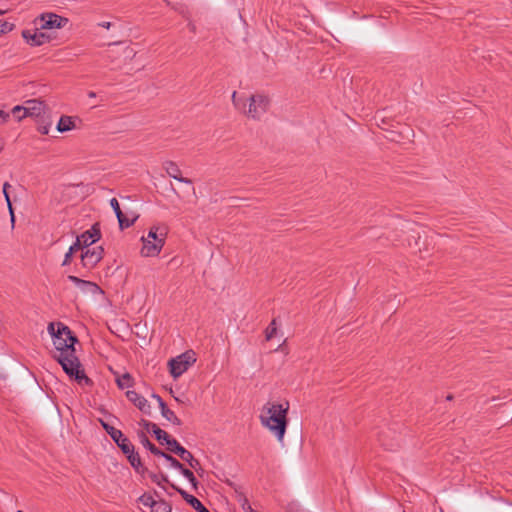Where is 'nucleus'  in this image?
Segmentation results:
<instances>
[{
    "label": "nucleus",
    "mask_w": 512,
    "mask_h": 512,
    "mask_svg": "<svg viewBox=\"0 0 512 512\" xmlns=\"http://www.w3.org/2000/svg\"><path fill=\"white\" fill-rule=\"evenodd\" d=\"M289 402H267L261 409L259 416L263 427L267 428L279 442H282L286 433Z\"/></svg>",
    "instance_id": "f257e3e1"
},
{
    "label": "nucleus",
    "mask_w": 512,
    "mask_h": 512,
    "mask_svg": "<svg viewBox=\"0 0 512 512\" xmlns=\"http://www.w3.org/2000/svg\"><path fill=\"white\" fill-rule=\"evenodd\" d=\"M232 103L238 110H242L245 115L254 120H259L268 110L270 100L262 94L251 95L247 100L237 95L234 91L232 94Z\"/></svg>",
    "instance_id": "f03ea898"
},
{
    "label": "nucleus",
    "mask_w": 512,
    "mask_h": 512,
    "mask_svg": "<svg viewBox=\"0 0 512 512\" xmlns=\"http://www.w3.org/2000/svg\"><path fill=\"white\" fill-rule=\"evenodd\" d=\"M48 332L53 338V345L56 349L55 354H65L68 353V350L75 349L74 345L78 341L76 336L73 335L71 330L65 324L58 323H49Z\"/></svg>",
    "instance_id": "7ed1b4c3"
},
{
    "label": "nucleus",
    "mask_w": 512,
    "mask_h": 512,
    "mask_svg": "<svg viewBox=\"0 0 512 512\" xmlns=\"http://www.w3.org/2000/svg\"><path fill=\"white\" fill-rule=\"evenodd\" d=\"M167 236L165 226H152L146 237H142L143 246L141 254L145 257L157 256L164 244Z\"/></svg>",
    "instance_id": "20e7f679"
},
{
    "label": "nucleus",
    "mask_w": 512,
    "mask_h": 512,
    "mask_svg": "<svg viewBox=\"0 0 512 512\" xmlns=\"http://www.w3.org/2000/svg\"><path fill=\"white\" fill-rule=\"evenodd\" d=\"M54 359L58 361V363L62 366L64 372L70 377L75 378L79 383L85 381V383H89L90 379L84 374L82 370H80V361L76 356L75 349L68 350V353L65 354H54Z\"/></svg>",
    "instance_id": "39448f33"
},
{
    "label": "nucleus",
    "mask_w": 512,
    "mask_h": 512,
    "mask_svg": "<svg viewBox=\"0 0 512 512\" xmlns=\"http://www.w3.org/2000/svg\"><path fill=\"white\" fill-rule=\"evenodd\" d=\"M195 362L194 352L186 351L168 362L170 373L176 379L185 373Z\"/></svg>",
    "instance_id": "423d86ee"
},
{
    "label": "nucleus",
    "mask_w": 512,
    "mask_h": 512,
    "mask_svg": "<svg viewBox=\"0 0 512 512\" xmlns=\"http://www.w3.org/2000/svg\"><path fill=\"white\" fill-rule=\"evenodd\" d=\"M69 19L52 12H46L39 15L34 23L41 30L61 29L65 27Z\"/></svg>",
    "instance_id": "0eeeda50"
},
{
    "label": "nucleus",
    "mask_w": 512,
    "mask_h": 512,
    "mask_svg": "<svg viewBox=\"0 0 512 512\" xmlns=\"http://www.w3.org/2000/svg\"><path fill=\"white\" fill-rule=\"evenodd\" d=\"M168 450L172 453L177 454L182 460L186 461L189 466L196 470L200 475L203 472L200 461L192 455L191 452L186 450L183 446L179 444L177 440H173L172 442H168Z\"/></svg>",
    "instance_id": "6e6552de"
},
{
    "label": "nucleus",
    "mask_w": 512,
    "mask_h": 512,
    "mask_svg": "<svg viewBox=\"0 0 512 512\" xmlns=\"http://www.w3.org/2000/svg\"><path fill=\"white\" fill-rule=\"evenodd\" d=\"M104 256V249L102 246H95L86 248L81 253V265L87 270H92Z\"/></svg>",
    "instance_id": "1a4fd4ad"
},
{
    "label": "nucleus",
    "mask_w": 512,
    "mask_h": 512,
    "mask_svg": "<svg viewBox=\"0 0 512 512\" xmlns=\"http://www.w3.org/2000/svg\"><path fill=\"white\" fill-rule=\"evenodd\" d=\"M22 37L30 46H41L50 42L51 38L48 34L41 31L39 26H36L34 30H23Z\"/></svg>",
    "instance_id": "9d476101"
},
{
    "label": "nucleus",
    "mask_w": 512,
    "mask_h": 512,
    "mask_svg": "<svg viewBox=\"0 0 512 512\" xmlns=\"http://www.w3.org/2000/svg\"><path fill=\"white\" fill-rule=\"evenodd\" d=\"M46 104L40 99H30L23 106V116L40 117L45 114Z\"/></svg>",
    "instance_id": "9b49d317"
},
{
    "label": "nucleus",
    "mask_w": 512,
    "mask_h": 512,
    "mask_svg": "<svg viewBox=\"0 0 512 512\" xmlns=\"http://www.w3.org/2000/svg\"><path fill=\"white\" fill-rule=\"evenodd\" d=\"M101 237V232L99 229L98 223L94 224L91 229L83 232L81 235L77 236L78 242H81L83 246L86 248H90L92 244L98 241Z\"/></svg>",
    "instance_id": "f8f14e48"
},
{
    "label": "nucleus",
    "mask_w": 512,
    "mask_h": 512,
    "mask_svg": "<svg viewBox=\"0 0 512 512\" xmlns=\"http://www.w3.org/2000/svg\"><path fill=\"white\" fill-rule=\"evenodd\" d=\"M163 169L173 179H175V180H177V181H179L181 183L192 185V180L191 179L182 177L181 169L179 168V166L175 162L170 161V160L165 161L163 163Z\"/></svg>",
    "instance_id": "ddd939ff"
},
{
    "label": "nucleus",
    "mask_w": 512,
    "mask_h": 512,
    "mask_svg": "<svg viewBox=\"0 0 512 512\" xmlns=\"http://www.w3.org/2000/svg\"><path fill=\"white\" fill-rule=\"evenodd\" d=\"M68 280L78 286L82 291L90 292L92 294L102 293L101 288L94 282L83 280L74 275H69Z\"/></svg>",
    "instance_id": "4468645a"
},
{
    "label": "nucleus",
    "mask_w": 512,
    "mask_h": 512,
    "mask_svg": "<svg viewBox=\"0 0 512 512\" xmlns=\"http://www.w3.org/2000/svg\"><path fill=\"white\" fill-rule=\"evenodd\" d=\"M171 487L175 489L181 495V497L197 512H210L195 496L187 493L185 490L177 487L175 484H171Z\"/></svg>",
    "instance_id": "2eb2a0df"
},
{
    "label": "nucleus",
    "mask_w": 512,
    "mask_h": 512,
    "mask_svg": "<svg viewBox=\"0 0 512 512\" xmlns=\"http://www.w3.org/2000/svg\"><path fill=\"white\" fill-rule=\"evenodd\" d=\"M126 396L141 412L150 414V405L143 396L133 390L127 391Z\"/></svg>",
    "instance_id": "dca6fc26"
},
{
    "label": "nucleus",
    "mask_w": 512,
    "mask_h": 512,
    "mask_svg": "<svg viewBox=\"0 0 512 512\" xmlns=\"http://www.w3.org/2000/svg\"><path fill=\"white\" fill-rule=\"evenodd\" d=\"M142 423L147 429H149V428L152 429L153 434L155 435L156 439L161 444L165 443L168 446V442L170 443L174 440V439L170 438V436L168 435V433L166 431L160 429L156 424L151 423L146 420H142Z\"/></svg>",
    "instance_id": "f3484780"
},
{
    "label": "nucleus",
    "mask_w": 512,
    "mask_h": 512,
    "mask_svg": "<svg viewBox=\"0 0 512 512\" xmlns=\"http://www.w3.org/2000/svg\"><path fill=\"white\" fill-rule=\"evenodd\" d=\"M153 397L159 403V407H160L162 416L165 419H167L168 421L172 422L173 424H175L177 426H180L181 425V420L175 415V413L172 410H170L167 407V405L165 404L163 399L159 395H155V394L153 395Z\"/></svg>",
    "instance_id": "a211bd4d"
},
{
    "label": "nucleus",
    "mask_w": 512,
    "mask_h": 512,
    "mask_svg": "<svg viewBox=\"0 0 512 512\" xmlns=\"http://www.w3.org/2000/svg\"><path fill=\"white\" fill-rule=\"evenodd\" d=\"M128 453H124L129 461L130 465L135 469L138 473H144L145 467L141 462V458L138 452L135 451V448H130Z\"/></svg>",
    "instance_id": "6ab92c4d"
},
{
    "label": "nucleus",
    "mask_w": 512,
    "mask_h": 512,
    "mask_svg": "<svg viewBox=\"0 0 512 512\" xmlns=\"http://www.w3.org/2000/svg\"><path fill=\"white\" fill-rule=\"evenodd\" d=\"M75 128L74 119L71 116L63 115L57 124V130L61 133L71 131Z\"/></svg>",
    "instance_id": "aec40b11"
},
{
    "label": "nucleus",
    "mask_w": 512,
    "mask_h": 512,
    "mask_svg": "<svg viewBox=\"0 0 512 512\" xmlns=\"http://www.w3.org/2000/svg\"><path fill=\"white\" fill-rule=\"evenodd\" d=\"M119 437L112 438V440L117 444V446L124 453H128L130 448H133V444L131 441L122 433V431L118 432Z\"/></svg>",
    "instance_id": "412c9836"
},
{
    "label": "nucleus",
    "mask_w": 512,
    "mask_h": 512,
    "mask_svg": "<svg viewBox=\"0 0 512 512\" xmlns=\"http://www.w3.org/2000/svg\"><path fill=\"white\" fill-rule=\"evenodd\" d=\"M116 382L120 389L130 388L134 384L133 377L129 373L117 377Z\"/></svg>",
    "instance_id": "4be33fe9"
},
{
    "label": "nucleus",
    "mask_w": 512,
    "mask_h": 512,
    "mask_svg": "<svg viewBox=\"0 0 512 512\" xmlns=\"http://www.w3.org/2000/svg\"><path fill=\"white\" fill-rule=\"evenodd\" d=\"M10 187H11V185L8 182H5L3 184V195L5 197V200H6V203H7V206H8V210H9L10 217H11V223H12V226H13L14 223H15V215H14V210H13L12 203H11V200H10V196H9V193H8V188H10Z\"/></svg>",
    "instance_id": "5701e85b"
},
{
    "label": "nucleus",
    "mask_w": 512,
    "mask_h": 512,
    "mask_svg": "<svg viewBox=\"0 0 512 512\" xmlns=\"http://www.w3.org/2000/svg\"><path fill=\"white\" fill-rule=\"evenodd\" d=\"M141 443L155 456L163 455V451L157 448L152 442H150V440L144 433H142L141 435Z\"/></svg>",
    "instance_id": "b1692460"
},
{
    "label": "nucleus",
    "mask_w": 512,
    "mask_h": 512,
    "mask_svg": "<svg viewBox=\"0 0 512 512\" xmlns=\"http://www.w3.org/2000/svg\"><path fill=\"white\" fill-rule=\"evenodd\" d=\"M179 471L191 483L194 489L198 488V481L191 470L183 466Z\"/></svg>",
    "instance_id": "393cba45"
},
{
    "label": "nucleus",
    "mask_w": 512,
    "mask_h": 512,
    "mask_svg": "<svg viewBox=\"0 0 512 512\" xmlns=\"http://www.w3.org/2000/svg\"><path fill=\"white\" fill-rule=\"evenodd\" d=\"M138 500H139V502H141L146 507L153 508L156 505H158L157 509L159 510V508H160L159 507V502H156L154 500V498L152 497V495H150V494H146L145 493V494L141 495Z\"/></svg>",
    "instance_id": "a878e982"
},
{
    "label": "nucleus",
    "mask_w": 512,
    "mask_h": 512,
    "mask_svg": "<svg viewBox=\"0 0 512 512\" xmlns=\"http://www.w3.org/2000/svg\"><path fill=\"white\" fill-rule=\"evenodd\" d=\"M119 222V227L121 230L131 227L134 222L136 221L137 217H133L132 219L127 218L124 214H122V217H117Z\"/></svg>",
    "instance_id": "bb28decb"
},
{
    "label": "nucleus",
    "mask_w": 512,
    "mask_h": 512,
    "mask_svg": "<svg viewBox=\"0 0 512 512\" xmlns=\"http://www.w3.org/2000/svg\"><path fill=\"white\" fill-rule=\"evenodd\" d=\"M100 423H101V426L103 427V429L107 432V434L111 437V438H115V437H119L118 435V432L120 430L114 428L113 426L109 425L108 423H106L105 421H103L102 419L99 420Z\"/></svg>",
    "instance_id": "cd10ccee"
},
{
    "label": "nucleus",
    "mask_w": 512,
    "mask_h": 512,
    "mask_svg": "<svg viewBox=\"0 0 512 512\" xmlns=\"http://www.w3.org/2000/svg\"><path fill=\"white\" fill-rule=\"evenodd\" d=\"M160 457H163L165 460L170 462V465L177 470L182 469V467L184 466L181 462H179L176 458H174L168 453L163 452V455H161Z\"/></svg>",
    "instance_id": "c85d7f7f"
},
{
    "label": "nucleus",
    "mask_w": 512,
    "mask_h": 512,
    "mask_svg": "<svg viewBox=\"0 0 512 512\" xmlns=\"http://www.w3.org/2000/svg\"><path fill=\"white\" fill-rule=\"evenodd\" d=\"M151 480L162 488H164L163 483H168L170 485L172 484L169 482L168 477L164 474H161V475L153 474V475H151Z\"/></svg>",
    "instance_id": "c756f323"
},
{
    "label": "nucleus",
    "mask_w": 512,
    "mask_h": 512,
    "mask_svg": "<svg viewBox=\"0 0 512 512\" xmlns=\"http://www.w3.org/2000/svg\"><path fill=\"white\" fill-rule=\"evenodd\" d=\"M15 25L5 20H0V35L11 32Z\"/></svg>",
    "instance_id": "7c9ffc66"
},
{
    "label": "nucleus",
    "mask_w": 512,
    "mask_h": 512,
    "mask_svg": "<svg viewBox=\"0 0 512 512\" xmlns=\"http://www.w3.org/2000/svg\"><path fill=\"white\" fill-rule=\"evenodd\" d=\"M276 330H277L276 320L273 319L266 329V340H271L273 338V336L275 335Z\"/></svg>",
    "instance_id": "2f4dec72"
},
{
    "label": "nucleus",
    "mask_w": 512,
    "mask_h": 512,
    "mask_svg": "<svg viewBox=\"0 0 512 512\" xmlns=\"http://www.w3.org/2000/svg\"><path fill=\"white\" fill-rule=\"evenodd\" d=\"M12 114L13 116L18 120V121H21L23 118H25L26 116H23V106H20V105H17L15 107H13L12 109Z\"/></svg>",
    "instance_id": "473e14b6"
},
{
    "label": "nucleus",
    "mask_w": 512,
    "mask_h": 512,
    "mask_svg": "<svg viewBox=\"0 0 512 512\" xmlns=\"http://www.w3.org/2000/svg\"><path fill=\"white\" fill-rule=\"evenodd\" d=\"M110 206L114 210L116 217H118V216L122 217L123 212L121 211L119 202L116 198H112L110 200Z\"/></svg>",
    "instance_id": "72a5a7b5"
},
{
    "label": "nucleus",
    "mask_w": 512,
    "mask_h": 512,
    "mask_svg": "<svg viewBox=\"0 0 512 512\" xmlns=\"http://www.w3.org/2000/svg\"><path fill=\"white\" fill-rule=\"evenodd\" d=\"M69 250L72 251L74 254L75 252L82 250V252L85 250V247L81 242H78V238H76V241L69 247Z\"/></svg>",
    "instance_id": "f704fd0d"
},
{
    "label": "nucleus",
    "mask_w": 512,
    "mask_h": 512,
    "mask_svg": "<svg viewBox=\"0 0 512 512\" xmlns=\"http://www.w3.org/2000/svg\"><path fill=\"white\" fill-rule=\"evenodd\" d=\"M72 251L68 249V251L65 253L64 260L62 262V266H66L71 263L72 260Z\"/></svg>",
    "instance_id": "c9c22d12"
},
{
    "label": "nucleus",
    "mask_w": 512,
    "mask_h": 512,
    "mask_svg": "<svg viewBox=\"0 0 512 512\" xmlns=\"http://www.w3.org/2000/svg\"><path fill=\"white\" fill-rule=\"evenodd\" d=\"M9 117H10L9 113L0 110V123L7 122Z\"/></svg>",
    "instance_id": "e433bc0d"
},
{
    "label": "nucleus",
    "mask_w": 512,
    "mask_h": 512,
    "mask_svg": "<svg viewBox=\"0 0 512 512\" xmlns=\"http://www.w3.org/2000/svg\"><path fill=\"white\" fill-rule=\"evenodd\" d=\"M38 131L43 135H47L49 133V125L39 126Z\"/></svg>",
    "instance_id": "4c0bfd02"
},
{
    "label": "nucleus",
    "mask_w": 512,
    "mask_h": 512,
    "mask_svg": "<svg viewBox=\"0 0 512 512\" xmlns=\"http://www.w3.org/2000/svg\"><path fill=\"white\" fill-rule=\"evenodd\" d=\"M288 512H299V506L296 504H291L288 509Z\"/></svg>",
    "instance_id": "58836bf2"
},
{
    "label": "nucleus",
    "mask_w": 512,
    "mask_h": 512,
    "mask_svg": "<svg viewBox=\"0 0 512 512\" xmlns=\"http://www.w3.org/2000/svg\"><path fill=\"white\" fill-rule=\"evenodd\" d=\"M101 27L105 28V29H109L110 26H111V23L110 22H102L99 24Z\"/></svg>",
    "instance_id": "ea45409f"
},
{
    "label": "nucleus",
    "mask_w": 512,
    "mask_h": 512,
    "mask_svg": "<svg viewBox=\"0 0 512 512\" xmlns=\"http://www.w3.org/2000/svg\"><path fill=\"white\" fill-rule=\"evenodd\" d=\"M189 28L193 33L196 31V26L193 23H189Z\"/></svg>",
    "instance_id": "a19ab883"
},
{
    "label": "nucleus",
    "mask_w": 512,
    "mask_h": 512,
    "mask_svg": "<svg viewBox=\"0 0 512 512\" xmlns=\"http://www.w3.org/2000/svg\"><path fill=\"white\" fill-rule=\"evenodd\" d=\"M88 97L95 98L96 97V93L93 92V91H90V92H88Z\"/></svg>",
    "instance_id": "79ce46f5"
},
{
    "label": "nucleus",
    "mask_w": 512,
    "mask_h": 512,
    "mask_svg": "<svg viewBox=\"0 0 512 512\" xmlns=\"http://www.w3.org/2000/svg\"><path fill=\"white\" fill-rule=\"evenodd\" d=\"M5 13L4 10H0V15H3Z\"/></svg>",
    "instance_id": "37998d69"
},
{
    "label": "nucleus",
    "mask_w": 512,
    "mask_h": 512,
    "mask_svg": "<svg viewBox=\"0 0 512 512\" xmlns=\"http://www.w3.org/2000/svg\"><path fill=\"white\" fill-rule=\"evenodd\" d=\"M192 193L195 195V188L192 187Z\"/></svg>",
    "instance_id": "c03bdc74"
},
{
    "label": "nucleus",
    "mask_w": 512,
    "mask_h": 512,
    "mask_svg": "<svg viewBox=\"0 0 512 512\" xmlns=\"http://www.w3.org/2000/svg\"><path fill=\"white\" fill-rule=\"evenodd\" d=\"M18 512H23V511H20V510H19Z\"/></svg>",
    "instance_id": "a18cd8bd"
}]
</instances>
